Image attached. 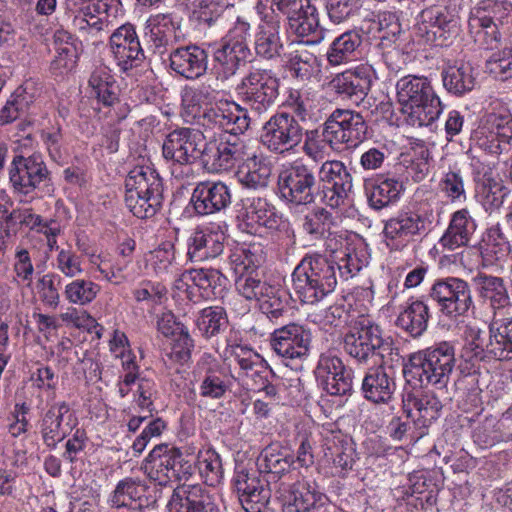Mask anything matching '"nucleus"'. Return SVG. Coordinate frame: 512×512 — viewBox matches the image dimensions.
Listing matches in <instances>:
<instances>
[{"label": "nucleus", "instance_id": "nucleus-1", "mask_svg": "<svg viewBox=\"0 0 512 512\" xmlns=\"http://www.w3.org/2000/svg\"><path fill=\"white\" fill-rule=\"evenodd\" d=\"M354 249L347 248L338 262L324 255H305L292 273V289L303 304H316L332 293L338 278L347 280L356 275L364 266Z\"/></svg>", "mask_w": 512, "mask_h": 512}, {"label": "nucleus", "instance_id": "nucleus-2", "mask_svg": "<svg viewBox=\"0 0 512 512\" xmlns=\"http://www.w3.org/2000/svg\"><path fill=\"white\" fill-rule=\"evenodd\" d=\"M477 294L493 311L488 329L489 337L484 340L477 331L471 346L474 356L492 357L504 361L512 359V316L505 311L510 306V296L501 277L478 273L473 277Z\"/></svg>", "mask_w": 512, "mask_h": 512}, {"label": "nucleus", "instance_id": "nucleus-3", "mask_svg": "<svg viewBox=\"0 0 512 512\" xmlns=\"http://www.w3.org/2000/svg\"><path fill=\"white\" fill-rule=\"evenodd\" d=\"M456 364L454 345L442 341L412 354L403 367L407 383L414 386L445 387Z\"/></svg>", "mask_w": 512, "mask_h": 512}, {"label": "nucleus", "instance_id": "nucleus-4", "mask_svg": "<svg viewBox=\"0 0 512 512\" xmlns=\"http://www.w3.org/2000/svg\"><path fill=\"white\" fill-rule=\"evenodd\" d=\"M396 97L401 112L411 126L423 127L432 124L442 112L440 98L430 80L424 76L407 75L396 83Z\"/></svg>", "mask_w": 512, "mask_h": 512}, {"label": "nucleus", "instance_id": "nucleus-5", "mask_svg": "<svg viewBox=\"0 0 512 512\" xmlns=\"http://www.w3.org/2000/svg\"><path fill=\"white\" fill-rule=\"evenodd\" d=\"M250 30V23L243 17H237L219 41L209 44L217 79L229 80L251 61Z\"/></svg>", "mask_w": 512, "mask_h": 512}, {"label": "nucleus", "instance_id": "nucleus-6", "mask_svg": "<svg viewBox=\"0 0 512 512\" xmlns=\"http://www.w3.org/2000/svg\"><path fill=\"white\" fill-rule=\"evenodd\" d=\"M320 181L317 163L297 159L283 166L278 174L280 198L294 207H307L321 202Z\"/></svg>", "mask_w": 512, "mask_h": 512}, {"label": "nucleus", "instance_id": "nucleus-7", "mask_svg": "<svg viewBox=\"0 0 512 512\" xmlns=\"http://www.w3.org/2000/svg\"><path fill=\"white\" fill-rule=\"evenodd\" d=\"M205 137L193 128H178L171 131L162 145L165 160L170 161L172 176L180 181L190 183L195 179L193 164L205 156Z\"/></svg>", "mask_w": 512, "mask_h": 512}, {"label": "nucleus", "instance_id": "nucleus-8", "mask_svg": "<svg viewBox=\"0 0 512 512\" xmlns=\"http://www.w3.org/2000/svg\"><path fill=\"white\" fill-rule=\"evenodd\" d=\"M343 344L345 352L359 364L378 365L392 351V343L382 337L380 327L366 315L351 319Z\"/></svg>", "mask_w": 512, "mask_h": 512}, {"label": "nucleus", "instance_id": "nucleus-9", "mask_svg": "<svg viewBox=\"0 0 512 512\" xmlns=\"http://www.w3.org/2000/svg\"><path fill=\"white\" fill-rule=\"evenodd\" d=\"M9 181L14 194L25 197V202L51 197L55 192L51 172L40 154L14 156Z\"/></svg>", "mask_w": 512, "mask_h": 512}, {"label": "nucleus", "instance_id": "nucleus-10", "mask_svg": "<svg viewBox=\"0 0 512 512\" xmlns=\"http://www.w3.org/2000/svg\"><path fill=\"white\" fill-rule=\"evenodd\" d=\"M148 478L165 486L173 481L188 479L194 472V464L182 451L168 444L156 445L148 454L143 466Z\"/></svg>", "mask_w": 512, "mask_h": 512}, {"label": "nucleus", "instance_id": "nucleus-11", "mask_svg": "<svg viewBox=\"0 0 512 512\" xmlns=\"http://www.w3.org/2000/svg\"><path fill=\"white\" fill-rule=\"evenodd\" d=\"M368 126L363 116L349 109H336L322 126L323 141L333 150L355 147L366 139Z\"/></svg>", "mask_w": 512, "mask_h": 512}, {"label": "nucleus", "instance_id": "nucleus-12", "mask_svg": "<svg viewBox=\"0 0 512 512\" xmlns=\"http://www.w3.org/2000/svg\"><path fill=\"white\" fill-rule=\"evenodd\" d=\"M302 133V122L296 116L277 112L264 123L260 142L269 152L285 155L297 150Z\"/></svg>", "mask_w": 512, "mask_h": 512}, {"label": "nucleus", "instance_id": "nucleus-13", "mask_svg": "<svg viewBox=\"0 0 512 512\" xmlns=\"http://www.w3.org/2000/svg\"><path fill=\"white\" fill-rule=\"evenodd\" d=\"M429 297L450 319L465 315L473 305L470 285L458 277L437 279L429 290Z\"/></svg>", "mask_w": 512, "mask_h": 512}, {"label": "nucleus", "instance_id": "nucleus-14", "mask_svg": "<svg viewBox=\"0 0 512 512\" xmlns=\"http://www.w3.org/2000/svg\"><path fill=\"white\" fill-rule=\"evenodd\" d=\"M321 203L338 208L345 203L353 188V177L339 160H326L319 166Z\"/></svg>", "mask_w": 512, "mask_h": 512}, {"label": "nucleus", "instance_id": "nucleus-15", "mask_svg": "<svg viewBox=\"0 0 512 512\" xmlns=\"http://www.w3.org/2000/svg\"><path fill=\"white\" fill-rule=\"evenodd\" d=\"M239 87L251 109L261 114L274 104L279 79L271 69H252L243 77Z\"/></svg>", "mask_w": 512, "mask_h": 512}, {"label": "nucleus", "instance_id": "nucleus-16", "mask_svg": "<svg viewBox=\"0 0 512 512\" xmlns=\"http://www.w3.org/2000/svg\"><path fill=\"white\" fill-rule=\"evenodd\" d=\"M201 119L204 127L214 131H224L233 136L243 134L251 122L247 109L228 100H221L214 106L206 108Z\"/></svg>", "mask_w": 512, "mask_h": 512}, {"label": "nucleus", "instance_id": "nucleus-17", "mask_svg": "<svg viewBox=\"0 0 512 512\" xmlns=\"http://www.w3.org/2000/svg\"><path fill=\"white\" fill-rule=\"evenodd\" d=\"M109 47L117 67L123 73L141 66L146 58L136 29L130 23L123 24L111 34Z\"/></svg>", "mask_w": 512, "mask_h": 512}, {"label": "nucleus", "instance_id": "nucleus-18", "mask_svg": "<svg viewBox=\"0 0 512 512\" xmlns=\"http://www.w3.org/2000/svg\"><path fill=\"white\" fill-rule=\"evenodd\" d=\"M432 212L401 211L385 221L383 234L387 245L399 247L430 229Z\"/></svg>", "mask_w": 512, "mask_h": 512}, {"label": "nucleus", "instance_id": "nucleus-19", "mask_svg": "<svg viewBox=\"0 0 512 512\" xmlns=\"http://www.w3.org/2000/svg\"><path fill=\"white\" fill-rule=\"evenodd\" d=\"M233 485L246 512H263L266 509L273 488L265 487L260 480L258 471L237 466Z\"/></svg>", "mask_w": 512, "mask_h": 512}, {"label": "nucleus", "instance_id": "nucleus-20", "mask_svg": "<svg viewBox=\"0 0 512 512\" xmlns=\"http://www.w3.org/2000/svg\"><path fill=\"white\" fill-rule=\"evenodd\" d=\"M403 411L418 430L415 438L426 434L427 428L436 421L442 410V403L431 391L408 392L403 396Z\"/></svg>", "mask_w": 512, "mask_h": 512}, {"label": "nucleus", "instance_id": "nucleus-21", "mask_svg": "<svg viewBox=\"0 0 512 512\" xmlns=\"http://www.w3.org/2000/svg\"><path fill=\"white\" fill-rule=\"evenodd\" d=\"M225 233L219 226H197L187 239V259L203 263L218 258L225 249Z\"/></svg>", "mask_w": 512, "mask_h": 512}, {"label": "nucleus", "instance_id": "nucleus-22", "mask_svg": "<svg viewBox=\"0 0 512 512\" xmlns=\"http://www.w3.org/2000/svg\"><path fill=\"white\" fill-rule=\"evenodd\" d=\"M232 202L230 187L223 181L206 180L197 183L190 203L198 216H207L225 210Z\"/></svg>", "mask_w": 512, "mask_h": 512}, {"label": "nucleus", "instance_id": "nucleus-23", "mask_svg": "<svg viewBox=\"0 0 512 512\" xmlns=\"http://www.w3.org/2000/svg\"><path fill=\"white\" fill-rule=\"evenodd\" d=\"M251 153L249 146L240 139L210 141L205 145L203 162L214 172L229 171L243 164Z\"/></svg>", "mask_w": 512, "mask_h": 512}, {"label": "nucleus", "instance_id": "nucleus-24", "mask_svg": "<svg viewBox=\"0 0 512 512\" xmlns=\"http://www.w3.org/2000/svg\"><path fill=\"white\" fill-rule=\"evenodd\" d=\"M311 344V332L297 323H290L276 329L270 339L273 351L285 359L305 357Z\"/></svg>", "mask_w": 512, "mask_h": 512}, {"label": "nucleus", "instance_id": "nucleus-25", "mask_svg": "<svg viewBox=\"0 0 512 512\" xmlns=\"http://www.w3.org/2000/svg\"><path fill=\"white\" fill-rule=\"evenodd\" d=\"M168 512H221L215 494L201 485H182L173 490Z\"/></svg>", "mask_w": 512, "mask_h": 512}, {"label": "nucleus", "instance_id": "nucleus-26", "mask_svg": "<svg viewBox=\"0 0 512 512\" xmlns=\"http://www.w3.org/2000/svg\"><path fill=\"white\" fill-rule=\"evenodd\" d=\"M275 491L282 501L283 512H328L322 495L311 490L308 484L280 482Z\"/></svg>", "mask_w": 512, "mask_h": 512}, {"label": "nucleus", "instance_id": "nucleus-27", "mask_svg": "<svg viewBox=\"0 0 512 512\" xmlns=\"http://www.w3.org/2000/svg\"><path fill=\"white\" fill-rule=\"evenodd\" d=\"M373 74L372 66L360 65L335 75L329 88L343 99L359 103L371 89Z\"/></svg>", "mask_w": 512, "mask_h": 512}, {"label": "nucleus", "instance_id": "nucleus-28", "mask_svg": "<svg viewBox=\"0 0 512 512\" xmlns=\"http://www.w3.org/2000/svg\"><path fill=\"white\" fill-rule=\"evenodd\" d=\"M208 56L209 51L196 44L178 47L169 55L170 68L187 80H196L206 73Z\"/></svg>", "mask_w": 512, "mask_h": 512}, {"label": "nucleus", "instance_id": "nucleus-29", "mask_svg": "<svg viewBox=\"0 0 512 512\" xmlns=\"http://www.w3.org/2000/svg\"><path fill=\"white\" fill-rule=\"evenodd\" d=\"M76 418L65 401L52 404L41 422L44 443L51 448L61 442L72 430Z\"/></svg>", "mask_w": 512, "mask_h": 512}, {"label": "nucleus", "instance_id": "nucleus-30", "mask_svg": "<svg viewBox=\"0 0 512 512\" xmlns=\"http://www.w3.org/2000/svg\"><path fill=\"white\" fill-rule=\"evenodd\" d=\"M295 459L279 443L266 446L257 458L258 472L267 476V486L274 485L277 490L280 479L290 472Z\"/></svg>", "mask_w": 512, "mask_h": 512}, {"label": "nucleus", "instance_id": "nucleus-31", "mask_svg": "<svg viewBox=\"0 0 512 512\" xmlns=\"http://www.w3.org/2000/svg\"><path fill=\"white\" fill-rule=\"evenodd\" d=\"M396 388L394 376L386 371L382 363L368 369L361 383L363 397L374 404H389Z\"/></svg>", "mask_w": 512, "mask_h": 512}, {"label": "nucleus", "instance_id": "nucleus-32", "mask_svg": "<svg viewBox=\"0 0 512 512\" xmlns=\"http://www.w3.org/2000/svg\"><path fill=\"white\" fill-rule=\"evenodd\" d=\"M244 209V222L254 233L259 232L262 228L271 232L276 231L285 225V221L276 207L266 198L253 197L248 199V204L245 205Z\"/></svg>", "mask_w": 512, "mask_h": 512}, {"label": "nucleus", "instance_id": "nucleus-33", "mask_svg": "<svg viewBox=\"0 0 512 512\" xmlns=\"http://www.w3.org/2000/svg\"><path fill=\"white\" fill-rule=\"evenodd\" d=\"M441 77L446 91L460 97L475 88L478 72L471 62L459 60L448 63L442 69Z\"/></svg>", "mask_w": 512, "mask_h": 512}, {"label": "nucleus", "instance_id": "nucleus-34", "mask_svg": "<svg viewBox=\"0 0 512 512\" xmlns=\"http://www.w3.org/2000/svg\"><path fill=\"white\" fill-rule=\"evenodd\" d=\"M108 8L109 5L102 0L82 3L73 8L72 26L81 36H95L107 25Z\"/></svg>", "mask_w": 512, "mask_h": 512}, {"label": "nucleus", "instance_id": "nucleus-35", "mask_svg": "<svg viewBox=\"0 0 512 512\" xmlns=\"http://www.w3.org/2000/svg\"><path fill=\"white\" fill-rule=\"evenodd\" d=\"M476 223L469 211L465 208L457 210L451 215L448 227L439 240V245L447 251H454L469 244Z\"/></svg>", "mask_w": 512, "mask_h": 512}, {"label": "nucleus", "instance_id": "nucleus-36", "mask_svg": "<svg viewBox=\"0 0 512 512\" xmlns=\"http://www.w3.org/2000/svg\"><path fill=\"white\" fill-rule=\"evenodd\" d=\"M281 22L275 16L266 15L258 26L254 38L256 56L272 60L281 55L283 43L280 36Z\"/></svg>", "mask_w": 512, "mask_h": 512}, {"label": "nucleus", "instance_id": "nucleus-37", "mask_svg": "<svg viewBox=\"0 0 512 512\" xmlns=\"http://www.w3.org/2000/svg\"><path fill=\"white\" fill-rule=\"evenodd\" d=\"M272 168L266 158L252 152L236 173L238 182L247 189L262 190L268 187Z\"/></svg>", "mask_w": 512, "mask_h": 512}, {"label": "nucleus", "instance_id": "nucleus-38", "mask_svg": "<svg viewBox=\"0 0 512 512\" xmlns=\"http://www.w3.org/2000/svg\"><path fill=\"white\" fill-rule=\"evenodd\" d=\"M287 22L292 33L307 38L305 44H319L324 39L325 30L320 26L317 9L310 1Z\"/></svg>", "mask_w": 512, "mask_h": 512}, {"label": "nucleus", "instance_id": "nucleus-39", "mask_svg": "<svg viewBox=\"0 0 512 512\" xmlns=\"http://www.w3.org/2000/svg\"><path fill=\"white\" fill-rule=\"evenodd\" d=\"M125 192L163 197V183L156 170L150 166H135L125 179Z\"/></svg>", "mask_w": 512, "mask_h": 512}, {"label": "nucleus", "instance_id": "nucleus-40", "mask_svg": "<svg viewBox=\"0 0 512 512\" xmlns=\"http://www.w3.org/2000/svg\"><path fill=\"white\" fill-rule=\"evenodd\" d=\"M362 36L358 31L350 30L336 37L330 44L326 58L330 66L346 65L357 59Z\"/></svg>", "mask_w": 512, "mask_h": 512}, {"label": "nucleus", "instance_id": "nucleus-41", "mask_svg": "<svg viewBox=\"0 0 512 512\" xmlns=\"http://www.w3.org/2000/svg\"><path fill=\"white\" fill-rule=\"evenodd\" d=\"M184 277L189 279L200 291L204 299L223 297L228 279L217 269L199 268L185 272Z\"/></svg>", "mask_w": 512, "mask_h": 512}, {"label": "nucleus", "instance_id": "nucleus-42", "mask_svg": "<svg viewBox=\"0 0 512 512\" xmlns=\"http://www.w3.org/2000/svg\"><path fill=\"white\" fill-rule=\"evenodd\" d=\"M429 307L423 300H413L407 304L396 319V325L412 337H420L428 327Z\"/></svg>", "mask_w": 512, "mask_h": 512}, {"label": "nucleus", "instance_id": "nucleus-43", "mask_svg": "<svg viewBox=\"0 0 512 512\" xmlns=\"http://www.w3.org/2000/svg\"><path fill=\"white\" fill-rule=\"evenodd\" d=\"M403 191V183L395 178H381L367 187L368 202L372 209L382 210L396 203Z\"/></svg>", "mask_w": 512, "mask_h": 512}, {"label": "nucleus", "instance_id": "nucleus-44", "mask_svg": "<svg viewBox=\"0 0 512 512\" xmlns=\"http://www.w3.org/2000/svg\"><path fill=\"white\" fill-rule=\"evenodd\" d=\"M231 381L225 371L214 363L204 368L198 387L199 395L207 399H221L230 389Z\"/></svg>", "mask_w": 512, "mask_h": 512}, {"label": "nucleus", "instance_id": "nucleus-45", "mask_svg": "<svg viewBox=\"0 0 512 512\" xmlns=\"http://www.w3.org/2000/svg\"><path fill=\"white\" fill-rule=\"evenodd\" d=\"M287 62L293 75L301 80H308L321 72V63L316 55L308 51L305 43L299 44L289 52Z\"/></svg>", "mask_w": 512, "mask_h": 512}, {"label": "nucleus", "instance_id": "nucleus-46", "mask_svg": "<svg viewBox=\"0 0 512 512\" xmlns=\"http://www.w3.org/2000/svg\"><path fill=\"white\" fill-rule=\"evenodd\" d=\"M234 266L235 273L239 277L251 275L265 259L263 248L260 244H248L237 248L229 257Z\"/></svg>", "mask_w": 512, "mask_h": 512}, {"label": "nucleus", "instance_id": "nucleus-47", "mask_svg": "<svg viewBox=\"0 0 512 512\" xmlns=\"http://www.w3.org/2000/svg\"><path fill=\"white\" fill-rule=\"evenodd\" d=\"M89 86L104 105L112 106L118 101L119 86L107 67H99L92 72Z\"/></svg>", "mask_w": 512, "mask_h": 512}, {"label": "nucleus", "instance_id": "nucleus-48", "mask_svg": "<svg viewBox=\"0 0 512 512\" xmlns=\"http://www.w3.org/2000/svg\"><path fill=\"white\" fill-rule=\"evenodd\" d=\"M142 488L140 481L131 477L120 480L108 497L111 508H131L132 504L141 498Z\"/></svg>", "mask_w": 512, "mask_h": 512}, {"label": "nucleus", "instance_id": "nucleus-49", "mask_svg": "<svg viewBox=\"0 0 512 512\" xmlns=\"http://www.w3.org/2000/svg\"><path fill=\"white\" fill-rule=\"evenodd\" d=\"M228 317L221 306H209L202 309L196 319V326L200 333L210 338L227 328Z\"/></svg>", "mask_w": 512, "mask_h": 512}, {"label": "nucleus", "instance_id": "nucleus-50", "mask_svg": "<svg viewBox=\"0 0 512 512\" xmlns=\"http://www.w3.org/2000/svg\"><path fill=\"white\" fill-rule=\"evenodd\" d=\"M335 221L331 212L317 207L309 212L303 222L304 231L314 239L326 238L331 234Z\"/></svg>", "mask_w": 512, "mask_h": 512}, {"label": "nucleus", "instance_id": "nucleus-51", "mask_svg": "<svg viewBox=\"0 0 512 512\" xmlns=\"http://www.w3.org/2000/svg\"><path fill=\"white\" fill-rule=\"evenodd\" d=\"M147 194H138L134 192H125L126 207L134 216L140 219H146L154 216L161 208L163 197H157Z\"/></svg>", "mask_w": 512, "mask_h": 512}, {"label": "nucleus", "instance_id": "nucleus-52", "mask_svg": "<svg viewBox=\"0 0 512 512\" xmlns=\"http://www.w3.org/2000/svg\"><path fill=\"white\" fill-rule=\"evenodd\" d=\"M32 84L26 83L24 88L12 95L6 102L5 106L0 111V123L2 125L9 124L16 120L29 108L32 103V94L29 90L32 89Z\"/></svg>", "mask_w": 512, "mask_h": 512}, {"label": "nucleus", "instance_id": "nucleus-53", "mask_svg": "<svg viewBox=\"0 0 512 512\" xmlns=\"http://www.w3.org/2000/svg\"><path fill=\"white\" fill-rule=\"evenodd\" d=\"M100 292V286L89 279H75L65 286L66 299L77 305L91 303Z\"/></svg>", "mask_w": 512, "mask_h": 512}, {"label": "nucleus", "instance_id": "nucleus-54", "mask_svg": "<svg viewBox=\"0 0 512 512\" xmlns=\"http://www.w3.org/2000/svg\"><path fill=\"white\" fill-rule=\"evenodd\" d=\"M198 470L204 482L211 487L218 485L223 478L222 461L214 450H206L198 456Z\"/></svg>", "mask_w": 512, "mask_h": 512}, {"label": "nucleus", "instance_id": "nucleus-55", "mask_svg": "<svg viewBox=\"0 0 512 512\" xmlns=\"http://www.w3.org/2000/svg\"><path fill=\"white\" fill-rule=\"evenodd\" d=\"M486 71L499 81L512 79V47L493 52L485 62Z\"/></svg>", "mask_w": 512, "mask_h": 512}, {"label": "nucleus", "instance_id": "nucleus-56", "mask_svg": "<svg viewBox=\"0 0 512 512\" xmlns=\"http://www.w3.org/2000/svg\"><path fill=\"white\" fill-rule=\"evenodd\" d=\"M510 242L499 226L492 227L482 250L483 259L490 263L502 260L509 254Z\"/></svg>", "mask_w": 512, "mask_h": 512}, {"label": "nucleus", "instance_id": "nucleus-57", "mask_svg": "<svg viewBox=\"0 0 512 512\" xmlns=\"http://www.w3.org/2000/svg\"><path fill=\"white\" fill-rule=\"evenodd\" d=\"M259 308L271 321L277 322L288 312L286 293L282 289L272 286L266 296L259 303Z\"/></svg>", "mask_w": 512, "mask_h": 512}, {"label": "nucleus", "instance_id": "nucleus-58", "mask_svg": "<svg viewBox=\"0 0 512 512\" xmlns=\"http://www.w3.org/2000/svg\"><path fill=\"white\" fill-rule=\"evenodd\" d=\"M61 276L54 272H49L40 277L37 281V290L40 300L45 306L52 309L58 307L60 303L59 286Z\"/></svg>", "mask_w": 512, "mask_h": 512}, {"label": "nucleus", "instance_id": "nucleus-59", "mask_svg": "<svg viewBox=\"0 0 512 512\" xmlns=\"http://www.w3.org/2000/svg\"><path fill=\"white\" fill-rule=\"evenodd\" d=\"M266 281L257 279L251 275L239 277L236 280V289L246 300L256 301L258 304L266 296L271 287Z\"/></svg>", "mask_w": 512, "mask_h": 512}, {"label": "nucleus", "instance_id": "nucleus-60", "mask_svg": "<svg viewBox=\"0 0 512 512\" xmlns=\"http://www.w3.org/2000/svg\"><path fill=\"white\" fill-rule=\"evenodd\" d=\"M151 267L159 277H166L173 273L175 262V248L173 244L167 243L158 247L151 253Z\"/></svg>", "mask_w": 512, "mask_h": 512}, {"label": "nucleus", "instance_id": "nucleus-61", "mask_svg": "<svg viewBox=\"0 0 512 512\" xmlns=\"http://www.w3.org/2000/svg\"><path fill=\"white\" fill-rule=\"evenodd\" d=\"M421 19V30H424L427 35L431 33L435 38L443 37L451 23V20H448L447 16L437 8L424 10L421 13Z\"/></svg>", "mask_w": 512, "mask_h": 512}, {"label": "nucleus", "instance_id": "nucleus-62", "mask_svg": "<svg viewBox=\"0 0 512 512\" xmlns=\"http://www.w3.org/2000/svg\"><path fill=\"white\" fill-rule=\"evenodd\" d=\"M479 30L476 32L475 40L485 50L494 51L500 46V33L497 25L490 17L478 19Z\"/></svg>", "mask_w": 512, "mask_h": 512}, {"label": "nucleus", "instance_id": "nucleus-63", "mask_svg": "<svg viewBox=\"0 0 512 512\" xmlns=\"http://www.w3.org/2000/svg\"><path fill=\"white\" fill-rule=\"evenodd\" d=\"M441 191L451 202L466 200V191L460 171H448L440 181Z\"/></svg>", "mask_w": 512, "mask_h": 512}, {"label": "nucleus", "instance_id": "nucleus-64", "mask_svg": "<svg viewBox=\"0 0 512 512\" xmlns=\"http://www.w3.org/2000/svg\"><path fill=\"white\" fill-rule=\"evenodd\" d=\"M320 385L330 395H349L353 389V372L349 368L345 371L335 374L334 376H330Z\"/></svg>", "mask_w": 512, "mask_h": 512}]
</instances>
